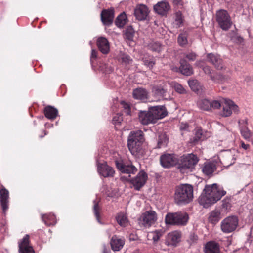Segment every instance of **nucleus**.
Here are the masks:
<instances>
[{"label": "nucleus", "mask_w": 253, "mask_h": 253, "mask_svg": "<svg viewBox=\"0 0 253 253\" xmlns=\"http://www.w3.org/2000/svg\"><path fill=\"white\" fill-rule=\"evenodd\" d=\"M226 193L217 184L206 185L204 192L199 198V203L204 207L208 208L219 200Z\"/></svg>", "instance_id": "1"}, {"label": "nucleus", "mask_w": 253, "mask_h": 253, "mask_svg": "<svg viewBox=\"0 0 253 253\" xmlns=\"http://www.w3.org/2000/svg\"><path fill=\"white\" fill-rule=\"evenodd\" d=\"M8 191L4 187L0 189V205L4 213L8 208Z\"/></svg>", "instance_id": "21"}, {"label": "nucleus", "mask_w": 253, "mask_h": 253, "mask_svg": "<svg viewBox=\"0 0 253 253\" xmlns=\"http://www.w3.org/2000/svg\"><path fill=\"white\" fill-rule=\"evenodd\" d=\"M174 87L176 91L179 93L182 94L185 93V90L184 88L183 87V86L179 84H174Z\"/></svg>", "instance_id": "52"}, {"label": "nucleus", "mask_w": 253, "mask_h": 253, "mask_svg": "<svg viewBox=\"0 0 253 253\" xmlns=\"http://www.w3.org/2000/svg\"><path fill=\"white\" fill-rule=\"evenodd\" d=\"M109 252L110 250L105 245H103V253H109Z\"/></svg>", "instance_id": "61"}, {"label": "nucleus", "mask_w": 253, "mask_h": 253, "mask_svg": "<svg viewBox=\"0 0 253 253\" xmlns=\"http://www.w3.org/2000/svg\"><path fill=\"white\" fill-rule=\"evenodd\" d=\"M139 120L143 125H148L156 122L151 109L148 111H140L139 113Z\"/></svg>", "instance_id": "14"}, {"label": "nucleus", "mask_w": 253, "mask_h": 253, "mask_svg": "<svg viewBox=\"0 0 253 253\" xmlns=\"http://www.w3.org/2000/svg\"><path fill=\"white\" fill-rule=\"evenodd\" d=\"M134 35V30L132 26H127L125 30L124 35L125 38L132 40Z\"/></svg>", "instance_id": "43"}, {"label": "nucleus", "mask_w": 253, "mask_h": 253, "mask_svg": "<svg viewBox=\"0 0 253 253\" xmlns=\"http://www.w3.org/2000/svg\"><path fill=\"white\" fill-rule=\"evenodd\" d=\"M149 11L148 7L144 4H139L134 10V15L137 19L143 20L146 19Z\"/></svg>", "instance_id": "15"}, {"label": "nucleus", "mask_w": 253, "mask_h": 253, "mask_svg": "<svg viewBox=\"0 0 253 253\" xmlns=\"http://www.w3.org/2000/svg\"><path fill=\"white\" fill-rule=\"evenodd\" d=\"M155 122L158 120L164 118L167 115V111L164 106H154L151 109Z\"/></svg>", "instance_id": "17"}, {"label": "nucleus", "mask_w": 253, "mask_h": 253, "mask_svg": "<svg viewBox=\"0 0 253 253\" xmlns=\"http://www.w3.org/2000/svg\"><path fill=\"white\" fill-rule=\"evenodd\" d=\"M166 224L176 225L177 216L176 212L168 213L167 214L165 219Z\"/></svg>", "instance_id": "35"}, {"label": "nucleus", "mask_w": 253, "mask_h": 253, "mask_svg": "<svg viewBox=\"0 0 253 253\" xmlns=\"http://www.w3.org/2000/svg\"><path fill=\"white\" fill-rule=\"evenodd\" d=\"M168 142V139L166 136L165 134H162L160 136V138L158 140V148H161L163 146H165L166 145Z\"/></svg>", "instance_id": "48"}, {"label": "nucleus", "mask_w": 253, "mask_h": 253, "mask_svg": "<svg viewBox=\"0 0 253 253\" xmlns=\"http://www.w3.org/2000/svg\"><path fill=\"white\" fill-rule=\"evenodd\" d=\"M188 84L191 89L194 92H198L202 89V86L197 80H192L188 81Z\"/></svg>", "instance_id": "37"}, {"label": "nucleus", "mask_w": 253, "mask_h": 253, "mask_svg": "<svg viewBox=\"0 0 253 253\" xmlns=\"http://www.w3.org/2000/svg\"><path fill=\"white\" fill-rule=\"evenodd\" d=\"M162 235V231L156 230L153 232H150L147 234L148 240H152L153 242H156Z\"/></svg>", "instance_id": "36"}, {"label": "nucleus", "mask_w": 253, "mask_h": 253, "mask_svg": "<svg viewBox=\"0 0 253 253\" xmlns=\"http://www.w3.org/2000/svg\"><path fill=\"white\" fill-rule=\"evenodd\" d=\"M207 58L209 61L212 63L217 69L222 70L224 68L222 60L218 55L210 53L208 55Z\"/></svg>", "instance_id": "23"}, {"label": "nucleus", "mask_w": 253, "mask_h": 253, "mask_svg": "<svg viewBox=\"0 0 253 253\" xmlns=\"http://www.w3.org/2000/svg\"><path fill=\"white\" fill-rule=\"evenodd\" d=\"M19 253H34L32 246L29 245V236L26 235L19 243Z\"/></svg>", "instance_id": "16"}, {"label": "nucleus", "mask_w": 253, "mask_h": 253, "mask_svg": "<svg viewBox=\"0 0 253 253\" xmlns=\"http://www.w3.org/2000/svg\"><path fill=\"white\" fill-rule=\"evenodd\" d=\"M94 206H93V212L94 213V215L96 217V218L98 222L99 223H101L100 219H99V210L100 208L98 204V202H96L95 201H94Z\"/></svg>", "instance_id": "47"}, {"label": "nucleus", "mask_w": 253, "mask_h": 253, "mask_svg": "<svg viewBox=\"0 0 253 253\" xmlns=\"http://www.w3.org/2000/svg\"><path fill=\"white\" fill-rule=\"evenodd\" d=\"M174 2L177 5H182V0H174Z\"/></svg>", "instance_id": "62"}, {"label": "nucleus", "mask_w": 253, "mask_h": 253, "mask_svg": "<svg viewBox=\"0 0 253 253\" xmlns=\"http://www.w3.org/2000/svg\"><path fill=\"white\" fill-rule=\"evenodd\" d=\"M198 240V237L197 235L194 233H191L189 234L187 242L189 246H191L195 245L197 243Z\"/></svg>", "instance_id": "46"}, {"label": "nucleus", "mask_w": 253, "mask_h": 253, "mask_svg": "<svg viewBox=\"0 0 253 253\" xmlns=\"http://www.w3.org/2000/svg\"><path fill=\"white\" fill-rule=\"evenodd\" d=\"M144 141L143 132L142 131L137 130L130 133L127 138V146L132 155L139 157L143 154Z\"/></svg>", "instance_id": "2"}, {"label": "nucleus", "mask_w": 253, "mask_h": 253, "mask_svg": "<svg viewBox=\"0 0 253 253\" xmlns=\"http://www.w3.org/2000/svg\"><path fill=\"white\" fill-rule=\"evenodd\" d=\"M168 84L165 82L160 83L158 85H154L152 88V92L156 97H163L167 91Z\"/></svg>", "instance_id": "24"}, {"label": "nucleus", "mask_w": 253, "mask_h": 253, "mask_svg": "<svg viewBox=\"0 0 253 253\" xmlns=\"http://www.w3.org/2000/svg\"><path fill=\"white\" fill-rule=\"evenodd\" d=\"M119 60L124 65H128L132 63V59L126 54L121 53L119 56Z\"/></svg>", "instance_id": "42"}, {"label": "nucleus", "mask_w": 253, "mask_h": 253, "mask_svg": "<svg viewBox=\"0 0 253 253\" xmlns=\"http://www.w3.org/2000/svg\"><path fill=\"white\" fill-rule=\"evenodd\" d=\"M176 216V225L184 226L187 224L189 219V216L187 213L184 212H177Z\"/></svg>", "instance_id": "29"}, {"label": "nucleus", "mask_w": 253, "mask_h": 253, "mask_svg": "<svg viewBox=\"0 0 253 253\" xmlns=\"http://www.w3.org/2000/svg\"><path fill=\"white\" fill-rule=\"evenodd\" d=\"M42 218L44 223L48 226L53 225L56 223V217L54 214L42 215Z\"/></svg>", "instance_id": "33"}, {"label": "nucleus", "mask_w": 253, "mask_h": 253, "mask_svg": "<svg viewBox=\"0 0 253 253\" xmlns=\"http://www.w3.org/2000/svg\"><path fill=\"white\" fill-rule=\"evenodd\" d=\"M148 92L145 89L138 88L133 90V97L135 99L145 101L147 99Z\"/></svg>", "instance_id": "26"}, {"label": "nucleus", "mask_w": 253, "mask_h": 253, "mask_svg": "<svg viewBox=\"0 0 253 253\" xmlns=\"http://www.w3.org/2000/svg\"><path fill=\"white\" fill-rule=\"evenodd\" d=\"M211 79L215 83H223L228 79V77L222 74H217L216 76L211 75Z\"/></svg>", "instance_id": "41"}, {"label": "nucleus", "mask_w": 253, "mask_h": 253, "mask_svg": "<svg viewBox=\"0 0 253 253\" xmlns=\"http://www.w3.org/2000/svg\"><path fill=\"white\" fill-rule=\"evenodd\" d=\"M157 220V214L152 210L145 212L140 217V222L145 227H149L155 224Z\"/></svg>", "instance_id": "9"}, {"label": "nucleus", "mask_w": 253, "mask_h": 253, "mask_svg": "<svg viewBox=\"0 0 253 253\" xmlns=\"http://www.w3.org/2000/svg\"><path fill=\"white\" fill-rule=\"evenodd\" d=\"M177 158L173 154H164L161 156L160 162L162 166L168 168L173 166L177 163Z\"/></svg>", "instance_id": "11"}, {"label": "nucleus", "mask_w": 253, "mask_h": 253, "mask_svg": "<svg viewBox=\"0 0 253 253\" xmlns=\"http://www.w3.org/2000/svg\"><path fill=\"white\" fill-rule=\"evenodd\" d=\"M121 104L123 106V108H124V110H125V109H126V108H127L130 107L128 103L125 102V101H122L121 102Z\"/></svg>", "instance_id": "59"}, {"label": "nucleus", "mask_w": 253, "mask_h": 253, "mask_svg": "<svg viewBox=\"0 0 253 253\" xmlns=\"http://www.w3.org/2000/svg\"><path fill=\"white\" fill-rule=\"evenodd\" d=\"M97 51L95 49H92L90 56V60L92 61L93 59H96Z\"/></svg>", "instance_id": "57"}, {"label": "nucleus", "mask_w": 253, "mask_h": 253, "mask_svg": "<svg viewBox=\"0 0 253 253\" xmlns=\"http://www.w3.org/2000/svg\"><path fill=\"white\" fill-rule=\"evenodd\" d=\"M238 225V218L230 216L223 219L220 224L221 231L224 233H230L235 230Z\"/></svg>", "instance_id": "6"}, {"label": "nucleus", "mask_w": 253, "mask_h": 253, "mask_svg": "<svg viewBox=\"0 0 253 253\" xmlns=\"http://www.w3.org/2000/svg\"><path fill=\"white\" fill-rule=\"evenodd\" d=\"M221 213L219 210H215L212 211L210 213V215L209 217V220L210 222L212 223V224H215L221 218Z\"/></svg>", "instance_id": "32"}, {"label": "nucleus", "mask_w": 253, "mask_h": 253, "mask_svg": "<svg viewBox=\"0 0 253 253\" xmlns=\"http://www.w3.org/2000/svg\"><path fill=\"white\" fill-rule=\"evenodd\" d=\"M181 233L178 231H174L169 233L167 237L168 245L176 246L181 240Z\"/></svg>", "instance_id": "25"}, {"label": "nucleus", "mask_w": 253, "mask_h": 253, "mask_svg": "<svg viewBox=\"0 0 253 253\" xmlns=\"http://www.w3.org/2000/svg\"><path fill=\"white\" fill-rule=\"evenodd\" d=\"M126 16L125 13L120 14L115 21L116 25L118 27H122L126 23Z\"/></svg>", "instance_id": "40"}, {"label": "nucleus", "mask_w": 253, "mask_h": 253, "mask_svg": "<svg viewBox=\"0 0 253 253\" xmlns=\"http://www.w3.org/2000/svg\"><path fill=\"white\" fill-rule=\"evenodd\" d=\"M154 9L158 14L164 15L170 9V5L168 2L162 1L158 2L154 6Z\"/></svg>", "instance_id": "22"}, {"label": "nucleus", "mask_w": 253, "mask_h": 253, "mask_svg": "<svg viewBox=\"0 0 253 253\" xmlns=\"http://www.w3.org/2000/svg\"><path fill=\"white\" fill-rule=\"evenodd\" d=\"M240 131L242 136L246 140H249L250 138L253 136V132L249 129L248 127L240 129Z\"/></svg>", "instance_id": "44"}, {"label": "nucleus", "mask_w": 253, "mask_h": 253, "mask_svg": "<svg viewBox=\"0 0 253 253\" xmlns=\"http://www.w3.org/2000/svg\"><path fill=\"white\" fill-rule=\"evenodd\" d=\"M202 61H197L196 63H195V64L197 65V66H200V63Z\"/></svg>", "instance_id": "63"}, {"label": "nucleus", "mask_w": 253, "mask_h": 253, "mask_svg": "<svg viewBox=\"0 0 253 253\" xmlns=\"http://www.w3.org/2000/svg\"><path fill=\"white\" fill-rule=\"evenodd\" d=\"M44 114L47 118L54 119L57 116L58 110L51 106H48L44 109Z\"/></svg>", "instance_id": "31"}, {"label": "nucleus", "mask_w": 253, "mask_h": 253, "mask_svg": "<svg viewBox=\"0 0 253 253\" xmlns=\"http://www.w3.org/2000/svg\"><path fill=\"white\" fill-rule=\"evenodd\" d=\"M97 170L99 174L104 177H113L115 173L113 169L106 162L98 163Z\"/></svg>", "instance_id": "12"}, {"label": "nucleus", "mask_w": 253, "mask_h": 253, "mask_svg": "<svg viewBox=\"0 0 253 253\" xmlns=\"http://www.w3.org/2000/svg\"><path fill=\"white\" fill-rule=\"evenodd\" d=\"M198 107L205 111H211L213 109H218L221 106V102L218 100L208 99L203 98L197 102Z\"/></svg>", "instance_id": "8"}, {"label": "nucleus", "mask_w": 253, "mask_h": 253, "mask_svg": "<svg viewBox=\"0 0 253 253\" xmlns=\"http://www.w3.org/2000/svg\"><path fill=\"white\" fill-rule=\"evenodd\" d=\"M124 111L126 115H129L130 114V107L126 108V109L124 110Z\"/></svg>", "instance_id": "60"}, {"label": "nucleus", "mask_w": 253, "mask_h": 253, "mask_svg": "<svg viewBox=\"0 0 253 253\" xmlns=\"http://www.w3.org/2000/svg\"><path fill=\"white\" fill-rule=\"evenodd\" d=\"M180 128L182 131L189 130V126L187 123L182 122L180 125Z\"/></svg>", "instance_id": "55"}, {"label": "nucleus", "mask_w": 253, "mask_h": 253, "mask_svg": "<svg viewBox=\"0 0 253 253\" xmlns=\"http://www.w3.org/2000/svg\"><path fill=\"white\" fill-rule=\"evenodd\" d=\"M97 45L101 53L106 54L110 51V45L108 40L103 37H100L97 40Z\"/></svg>", "instance_id": "20"}, {"label": "nucleus", "mask_w": 253, "mask_h": 253, "mask_svg": "<svg viewBox=\"0 0 253 253\" xmlns=\"http://www.w3.org/2000/svg\"><path fill=\"white\" fill-rule=\"evenodd\" d=\"M184 56L189 61H194L197 57L196 53L193 52L185 53Z\"/></svg>", "instance_id": "53"}, {"label": "nucleus", "mask_w": 253, "mask_h": 253, "mask_svg": "<svg viewBox=\"0 0 253 253\" xmlns=\"http://www.w3.org/2000/svg\"><path fill=\"white\" fill-rule=\"evenodd\" d=\"M216 169V166L214 163L211 162L206 163L202 168V171L207 175H210Z\"/></svg>", "instance_id": "30"}, {"label": "nucleus", "mask_w": 253, "mask_h": 253, "mask_svg": "<svg viewBox=\"0 0 253 253\" xmlns=\"http://www.w3.org/2000/svg\"><path fill=\"white\" fill-rule=\"evenodd\" d=\"M216 19L219 26L223 30H228L232 25L230 17L226 10H221L217 11Z\"/></svg>", "instance_id": "7"}, {"label": "nucleus", "mask_w": 253, "mask_h": 253, "mask_svg": "<svg viewBox=\"0 0 253 253\" xmlns=\"http://www.w3.org/2000/svg\"><path fill=\"white\" fill-rule=\"evenodd\" d=\"M116 220L118 224L121 226L126 227L128 225L127 218L124 213H121L118 214L116 217Z\"/></svg>", "instance_id": "39"}, {"label": "nucleus", "mask_w": 253, "mask_h": 253, "mask_svg": "<svg viewBox=\"0 0 253 253\" xmlns=\"http://www.w3.org/2000/svg\"><path fill=\"white\" fill-rule=\"evenodd\" d=\"M149 47L152 51L158 53L160 52L163 48L162 44L158 42H152L150 43Z\"/></svg>", "instance_id": "45"}, {"label": "nucleus", "mask_w": 253, "mask_h": 253, "mask_svg": "<svg viewBox=\"0 0 253 253\" xmlns=\"http://www.w3.org/2000/svg\"><path fill=\"white\" fill-rule=\"evenodd\" d=\"M180 66L179 67L181 73L186 76H190L193 74V69L191 65L184 59L180 61Z\"/></svg>", "instance_id": "28"}, {"label": "nucleus", "mask_w": 253, "mask_h": 253, "mask_svg": "<svg viewBox=\"0 0 253 253\" xmlns=\"http://www.w3.org/2000/svg\"><path fill=\"white\" fill-rule=\"evenodd\" d=\"M147 179V174L144 171H140L137 176L132 179L131 182L136 190H139L146 183Z\"/></svg>", "instance_id": "13"}, {"label": "nucleus", "mask_w": 253, "mask_h": 253, "mask_svg": "<svg viewBox=\"0 0 253 253\" xmlns=\"http://www.w3.org/2000/svg\"><path fill=\"white\" fill-rule=\"evenodd\" d=\"M116 166L118 169L122 173L126 174H134L137 170V168L133 165H125L122 162L116 161H115Z\"/></svg>", "instance_id": "19"}, {"label": "nucleus", "mask_w": 253, "mask_h": 253, "mask_svg": "<svg viewBox=\"0 0 253 253\" xmlns=\"http://www.w3.org/2000/svg\"><path fill=\"white\" fill-rule=\"evenodd\" d=\"M202 138V131L201 129H197L193 139L192 142L194 144L197 143Z\"/></svg>", "instance_id": "49"}, {"label": "nucleus", "mask_w": 253, "mask_h": 253, "mask_svg": "<svg viewBox=\"0 0 253 253\" xmlns=\"http://www.w3.org/2000/svg\"><path fill=\"white\" fill-rule=\"evenodd\" d=\"M183 17L181 12L177 11L174 14V21L173 22V27L177 28L183 25Z\"/></svg>", "instance_id": "34"}, {"label": "nucleus", "mask_w": 253, "mask_h": 253, "mask_svg": "<svg viewBox=\"0 0 253 253\" xmlns=\"http://www.w3.org/2000/svg\"><path fill=\"white\" fill-rule=\"evenodd\" d=\"M175 203L178 205H185L193 200V187L188 184H180L175 189L173 196Z\"/></svg>", "instance_id": "3"}, {"label": "nucleus", "mask_w": 253, "mask_h": 253, "mask_svg": "<svg viewBox=\"0 0 253 253\" xmlns=\"http://www.w3.org/2000/svg\"><path fill=\"white\" fill-rule=\"evenodd\" d=\"M198 161L196 155L192 153L189 154L181 157L177 168L181 172L187 173L192 171Z\"/></svg>", "instance_id": "4"}, {"label": "nucleus", "mask_w": 253, "mask_h": 253, "mask_svg": "<svg viewBox=\"0 0 253 253\" xmlns=\"http://www.w3.org/2000/svg\"><path fill=\"white\" fill-rule=\"evenodd\" d=\"M114 13L113 9H104L101 13V19L102 23L106 25H111L113 21Z\"/></svg>", "instance_id": "18"}, {"label": "nucleus", "mask_w": 253, "mask_h": 253, "mask_svg": "<svg viewBox=\"0 0 253 253\" xmlns=\"http://www.w3.org/2000/svg\"><path fill=\"white\" fill-rule=\"evenodd\" d=\"M203 70L206 74L209 75L210 77L211 78V75L212 74L211 72V69L210 67L208 66H205L203 68Z\"/></svg>", "instance_id": "56"}, {"label": "nucleus", "mask_w": 253, "mask_h": 253, "mask_svg": "<svg viewBox=\"0 0 253 253\" xmlns=\"http://www.w3.org/2000/svg\"><path fill=\"white\" fill-rule=\"evenodd\" d=\"M239 109L238 106L231 100H225L223 104L222 110L220 112V115L224 117H229L233 112L238 113Z\"/></svg>", "instance_id": "10"}, {"label": "nucleus", "mask_w": 253, "mask_h": 253, "mask_svg": "<svg viewBox=\"0 0 253 253\" xmlns=\"http://www.w3.org/2000/svg\"><path fill=\"white\" fill-rule=\"evenodd\" d=\"M130 240H135V239L134 237H132V239H131V238H130Z\"/></svg>", "instance_id": "64"}, {"label": "nucleus", "mask_w": 253, "mask_h": 253, "mask_svg": "<svg viewBox=\"0 0 253 253\" xmlns=\"http://www.w3.org/2000/svg\"><path fill=\"white\" fill-rule=\"evenodd\" d=\"M238 125H239L240 129L248 127V119L247 118H245L244 119L239 120Z\"/></svg>", "instance_id": "50"}, {"label": "nucleus", "mask_w": 253, "mask_h": 253, "mask_svg": "<svg viewBox=\"0 0 253 253\" xmlns=\"http://www.w3.org/2000/svg\"><path fill=\"white\" fill-rule=\"evenodd\" d=\"M124 244V240L118 238L116 236H113L110 242L112 250L116 251L120 250L123 248Z\"/></svg>", "instance_id": "27"}, {"label": "nucleus", "mask_w": 253, "mask_h": 253, "mask_svg": "<svg viewBox=\"0 0 253 253\" xmlns=\"http://www.w3.org/2000/svg\"><path fill=\"white\" fill-rule=\"evenodd\" d=\"M123 120V117L122 115L117 114L115 116H114L112 121L115 124H119L121 123V121Z\"/></svg>", "instance_id": "54"}, {"label": "nucleus", "mask_w": 253, "mask_h": 253, "mask_svg": "<svg viewBox=\"0 0 253 253\" xmlns=\"http://www.w3.org/2000/svg\"><path fill=\"white\" fill-rule=\"evenodd\" d=\"M144 64L149 68H152L155 62L152 59H148L146 58H143Z\"/></svg>", "instance_id": "51"}, {"label": "nucleus", "mask_w": 253, "mask_h": 253, "mask_svg": "<svg viewBox=\"0 0 253 253\" xmlns=\"http://www.w3.org/2000/svg\"><path fill=\"white\" fill-rule=\"evenodd\" d=\"M238 154L236 149L225 150L220 154V161L224 167H228L235 163Z\"/></svg>", "instance_id": "5"}, {"label": "nucleus", "mask_w": 253, "mask_h": 253, "mask_svg": "<svg viewBox=\"0 0 253 253\" xmlns=\"http://www.w3.org/2000/svg\"><path fill=\"white\" fill-rule=\"evenodd\" d=\"M188 34L186 32H183L180 34L178 37V44L181 46H184L187 44L188 43V40H187Z\"/></svg>", "instance_id": "38"}, {"label": "nucleus", "mask_w": 253, "mask_h": 253, "mask_svg": "<svg viewBox=\"0 0 253 253\" xmlns=\"http://www.w3.org/2000/svg\"><path fill=\"white\" fill-rule=\"evenodd\" d=\"M241 147L245 150H247L250 148V145L245 144L243 141L241 142Z\"/></svg>", "instance_id": "58"}]
</instances>
